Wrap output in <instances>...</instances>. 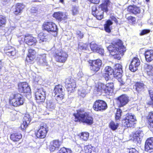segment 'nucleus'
<instances>
[{
	"label": "nucleus",
	"mask_w": 153,
	"mask_h": 153,
	"mask_svg": "<svg viewBox=\"0 0 153 153\" xmlns=\"http://www.w3.org/2000/svg\"><path fill=\"white\" fill-rule=\"evenodd\" d=\"M74 121L82 123L87 125H91L94 123V118L89 113L86 111L84 108H81L76 111L73 114Z\"/></svg>",
	"instance_id": "obj_1"
},
{
	"label": "nucleus",
	"mask_w": 153,
	"mask_h": 153,
	"mask_svg": "<svg viewBox=\"0 0 153 153\" xmlns=\"http://www.w3.org/2000/svg\"><path fill=\"white\" fill-rule=\"evenodd\" d=\"M24 101L22 95L18 92L12 93L8 99L9 105L14 107H18L22 105Z\"/></svg>",
	"instance_id": "obj_2"
},
{
	"label": "nucleus",
	"mask_w": 153,
	"mask_h": 153,
	"mask_svg": "<svg viewBox=\"0 0 153 153\" xmlns=\"http://www.w3.org/2000/svg\"><path fill=\"white\" fill-rule=\"evenodd\" d=\"M137 120L136 117L131 113H128L122 120L123 126L125 128H134L136 124Z\"/></svg>",
	"instance_id": "obj_3"
},
{
	"label": "nucleus",
	"mask_w": 153,
	"mask_h": 153,
	"mask_svg": "<svg viewBox=\"0 0 153 153\" xmlns=\"http://www.w3.org/2000/svg\"><path fill=\"white\" fill-rule=\"evenodd\" d=\"M48 131V127L45 122H42L38 129L35 131L34 135L36 138L44 139Z\"/></svg>",
	"instance_id": "obj_4"
},
{
	"label": "nucleus",
	"mask_w": 153,
	"mask_h": 153,
	"mask_svg": "<svg viewBox=\"0 0 153 153\" xmlns=\"http://www.w3.org/2000/svg\"><path fill=\"white\" fill-rule=\"evenodd\" d=\"M42 29L44 31H46L49 33H54L52 35L55 37L58 33V29L55 23L51 21L44 22L42 26Z\"/></svg>",
	"instance_id": "obj_5"
},
{
	"label": "nucleus",
	"mask_w": 153,
	"mask_h": 153,
	"mask_svg": "<svg viewBox=\"0 0 153 153\" xmlns=\"http://www.w3.org/2000/svg\"><path fill=\"white\" fill-rule=\"evenodd\" d=\"M53 56L56 62L60 63H64L67 60L68 55L61 48L56 49Z\"/></svg>",
	"instance_id": "obj_6"
},
{
	"label": "nucleus",
	"mask_w": 153,
	"mask_h": 153,
	"mask_svg": "<svg viewBox=\"0 0 153 153\" xmlns=\"http://www.w3.org/2000/svg\"><path fill=\"white\" fill-rule=\"evenodd\" d=\"M122 41L120 39H118L115 40L113 41L111 44L110 48H113L117 52L122 55L124 54V53L126 51V48L123 45Z\"/></svg>",
	"instance_id": "obj_7"
},
{
	"label": "nucleus",
	"mask_w": 153,
	"mask_h": 153,
	"mask_svg": "<svg viewBox=\"0 0 153 153\" xmlns=\"http://www.w3.org/2000/svg\"><path fill=\"white\" fill-rule=\"evenodd\" d=\"M17 90L18 91L23 94L26 96L30 95L31 92L30 87L28 84L26 82H20L17 85Z\"/></svg>",
	"instance_id": "obj_8"
},
{
	"label": "nucleus",
	"mask_w": 153,
	"mask_h": 153,
	"mask_svg": "<svg viewBox=\"0 0 153 153\" xmlns=\"http://www.w3.org/2000/svg\"><path fill=\"white\" fill-rule=\"evenodd\" d=\"M92 108L96 111L102 112L108 108V105L105 101L102 100H97L94 102Z\"/></svg>",
	"instance_id": "obj_9"
},
{
	"label": "nucleus",
	"mask_w": 153,
	"mask_h": 153,
	"mask_svg": "<svg viewBox=\"0 0 153 153\" xmlns=\"http://www.w3.org/2000/svg\"><path fill=\"white\" fill-rule=\"evenodd\" d=\"M88 62L90 70L95 73L99 71L102 66V61L99 59H90L88 61Z\"/></svg>",
	"instance_id": "obj_10"
},
{
	"label": "nucleus",
	"mask_w": 153,
	"mask_h": 153,
	"mask_svg": "<svg viewBox=\"0 0 153 153\" xmlns=\"http://www.w3.org/2000/svg\"><path fill=\"white\" fill-rule=\"evenodd\" d=\"M24 42L28 46H35L36 45L37 41L32 34L27 33L24 36Z\"/></svg>",
	"instance_id": "obj_11"
},
{
	"label": "nucleus",
	"mask_w": 153,
	"mask_h": 153,
	"mask_svg": "<svg viewBox=\"0 0 153 153\" xmlns=\"http://www.w3.org/2000/svg\"><path fill=\"white\" fill-rule=\"evenodd\" d=\"M36 101L38 103L44 102L46 98L45 92L42 88L39 89L35 92Z\"/></svg>",
	"instance_id": "obj_12"
},
{
	"label": "nucleus",
	"mask_w": 153,
	"mask_h": 153,
	"mask_svg": "<svg viewBox=\"0 0 153 153\" xmlns=\"http://www.w3.org/2000/svg\"><path fill=\"white\" fill-rule=\"evenodd\" d=\"M118 107L120 108L126 105L129 102L128 97L126 94H123L116 98Z\"/></svg>",
	"instance_id": "obj_13"
},
{
	"label": "nucleus",
	"mask_w": 153,
	"mask_h": 153,
	"mask_svg": "<svg viewBox=\"0 0 153 153\" xmlns=\"http://www.w3.org/2000/svg\"><path fill=\"white\" fill-rule=\"evenodd\" d=\"M91 14L98 20H101L103 18L104 12L97 10L95 5H93L91 7Z\"/></svg>",
	"instance_id": "obj_14"
},
{
	"label": "nucleus",
	"mask_w": 153,
	"mask_h": 153,
	"mask_svg": "<svg viewBox=\"0 0 153 153\" xmlns=\"http://www.w3.org/2000/svg\"><path fill=\"white\" fill-rule=\"evenodd\" d=\"M113 71L114 77L118 79L120 78L123 73L122 65L119 63L116 64L114 66Z\"/></svg>",
	"instance_id": "obj_15"
},
{
	"label": "nucleus",
	"mask_w": 153,
	"mask_h": 153,
	"mask_svg": "<svg viewBox=\"0 0 153 153\" xmlns=\"http://www.w3.org/2000/svg\"><path fill=\"white\" fill-rule=\"evenodd\" d=\"M113 75L114 76V72L113 69L110 66H106L104 68L103 72L102 74V76L105 79L108 81L111 78L110 76Z\"/></svg>",
	"instance_id": "obj_16"
},
{
	"label": "nucleus",
	"mask_w": 153,
	"mask_h": 153,
	"mask_svg": "<svg viewBox=\"0 0 153 153\" xmlns=\"http://www.w3.org/2000/svg\"><path fill=\"white\" fill-rule=\"evenodd\" d=\"M140 64V61L139 58L137 57H134L131 62L129 68L131 71L134 72L137 70Z\"/></svg>",
	"instance_id": "obj_17"
},
{
	"label": "nucleus",
	"mask_w": 153,
	"mask_h": 153,
	"mask_svg": "<svg viewBox=\"0 0 153 153\" xmlns=\"http://www.w3.org/2000/svg\"><path fill=\"white\" fill-rule=\"evenodd\" d=\"M144 135L143 131L140 130H137L134 132L133 133L132 139L135 142L140 143L141 142L142 139Z\"/></svg>",
	"instance_id": "obj_18"
},
{
	"label": "nucleus",
	"mask_w": 153,
	"mask_h": 153,
	"mask_svg": "<svg viewBox=\"0 0 153 153\" xmlns=\"http://www.w3.org/2000/svg\"><path fill=\"white\" fill-rule=\"evenodd\" d=\"M31 121V119L30 115L25 114L23 117L22 123L20 126L21 129L23 131H25L30 125Z\"/></svg>",
	"instance_id": "obj_19"
},
{
	"label": "nucleus",
	"mask_w": 153,
	"mask_h": 153,
	"mask_svg": "<svg viewBox=\"0 0 153 153\" xmlns=\"http://www.w3.org/2000/svg\"><path fill=\"white\" fill-rule=\"evenodd\" d=\"M61 144V142L58 140H54L50 142L49 149L51 152L58 150Z\"/></svg>",
	"instance_id": "obj_20"
},
{
	"label": "nucleus",
	"mask_w": 153,
	"mask_h": 153,
	"mask_svg": "<svg viewBox=\"0 0 153 153\" xmlns=\"http://www.w3.org/2000/svg\"><path fill=\"white\" fill-rule=\"evenodd\" d=\"M146 85L143 82L137 81L134 82L133 88L138 93H141L145 90Z\"/></svg>",
	"instance_id": "obj_21"
},
{
	"label": "nucleus",
	"mask_w": 153,
	"mask_h": 153,
	"mask_svg": "<svg viewBox=\"0 0 153 153\" xmlns=\"http://www.w3.org/2000/svg\"><path fill=\"white\" fill-rule=\"evenodd\" d=\"M52 16L53 18L59 22H61L62 20H65L68 18L67 15L61 11L54 12Z\"/></svg>",
	"instance_id": "obj_22"
},
{
	"label": "nucleus",
	"mask_w": 153,
	"mask_h": 153,
	"mask_svg": "<svg viewBox=\"0 0 153 153\" xmlns=\"http://www.w3.org/2000/svg\"><path fill=\"white\" fill-rule=\"evenodd\" d=\"M127 11L130 13L136 15L141 13V10L140 7L134 5H130L127 7Z\"/></svg>",
	"instance_id": "obj_23"
},
{
	"label": "nucleus",
	"mask_w": 153,
	"mask_h": 153,
	"mask_svg": "<svg viewBox=\"0 0 153 153\" xmlns=\"http://www.w3.org/2000/svg\"><path fill=\"white\" fill-rule=\"evenodd\" d=\"M25 7L24 5L21 3H17L14 6L13 13L16 16L20 15Z\"/></svg>",
	"instance_id": "obj_24"
},
{
	"label": "nucleus",
	"mask_w": 153,
	"mask_h": 153,
	"mask_svg": "<svg viewBox=\"0 0 153 153\" xmlns=\"http://www.w3.org/2000/svg\"><path fill=\"white\" fill-rule=\"evenodd\" d=\"M145 117L148 127L153 128V111L149 112Z\"/></svg>",
	"instance_id": "obj_25"
},
{
	"label": "nucleus",
	"mask_w": 153,
	"mask_h": 153,
	"mask_svg": "<svg viewBox=\"0 0 153 153\" xmlns=\"http://www.w3.org/2000/svg\"><path fill=\"white\" fill-rule=\"evenodd\" d=\"M110 0H103L102 2L98 6L99 9H100L101 11L107 13L108 11V7L111 3Z\"/></svg>",
	"instance_id": "obj_26"
},
{
	"label": "nucleus",
	"mask_w": 153,
	"mask_h": 153,
	"mask_svg": "<svg viewBox=\"0 0 153 153\" xmlns=\"http://www.w3.org/2000/svg\"><path fill=\"white\" fill-rule=\"evenodd\" d=\"M4 53L9 56H13L16 55V52L15 48L11 46L6 47L4 49Z\"/></svg>",
	"instance_id": "obj_27"
},
{
	"label": "nucleus",
	"mask_w": 153,
	"mask_h": 153,
	"mask_svg": "<svg viewBox=\"0 0 153 153\" xmlns=\"http://www.w3.org/2000/svg\"><path fill=\"white\" fill-rule=\"evenodd\" d=\"M146 60L147 62H150L153 60V50L147 49L144 54Z\"/></svg>",
	"instance_id": "obj_28"
},
{
	"label": "nucleus",
	"mask_w": 153,
	"mask_h": 153,
	"mask_svg": "<svg viewBox=\"0 0 153 153\" xmlns=\"http://www.w3.org/2000/svg\"><path fill=\"white\" fill-rule=\"evenodd\" d=\"M10 140L13 142H18L22 138V134L18 132H14L10 134Z\"/></svg>",
	"instance_id": "obj_29"
},
{
	"label": "nucleus",
	"mask_w": 153,
	"mask_h": 153,
	"mask_svg": "<svg viewBox=\"0 0 153 153\" xmlns=\"http://www.w3.org/2000/svg\"><path fill=\"white\" fill-rule=\"evenodd\" d=\"M153 149V137L148 138L146 140L145 145V150L148 152Z\"/></svg>",
	"instance_id": "obj_30"
},
{
	"label": "nucleus",
	"mask_w": 153,
	"mask_h": 153,
	"mask_svg": "<svg viewBox=\"0 0 153 153\" xmlns=\"http://www.w3.org/2000/svg\"><path fill=\"white\" fill-rule=\"evenodd\" d=\"M113 24V22L110 19H108L106 21L103 25L104 29L106 32L108 33H111L112 29L111 25Z\"/></svg>",
	"instance_id": "obj_31"
},
{
	"label": "nucleus",
	"mask_w": 153,
	"mask_h": 153,
	"mask_svg": "<svg viewBox=\"0 0 153 153\" xmlns=\"http://www.w3.org/2000/svg\"><path fill=\"white\" fill-rule=\"evenodd\" d=\"M114 84L113 82L107 83L105 85V93L106 95H109L110 93L113 92V91Z\"/></svg>",
	"instance_id": "obj_32"
},
{
	"label": "nucleus",
	"mask_w": 153,
	"mask_h": 153,
	"mask_svg": "<svg viewBox=\"0 0 153 153\" xmlns=\"http://www.w3.org/2000/svg\"><path fill=\"white\" fill-rule=\"evenodd\" d=\"M48 34L43 32H41L38 35V38L40 43L46 42L48 40L47 37Z\"/></svg>",
	"instance_id": "obj_33"
},
{
	"label": "nucleus",
	"mask_w": 153,
	"mask_h": 153,
	"mask_svg": "<svg viewBox=\"0 0 153 153\" xmlns=\"http://www.w3.org/2000/svg\"><path fill=\"white\" fill-rule=\"evenodd\" d=\"M95 148L91 145H88L84 147V150L85 153H95Z\"/></svg>",
	"instance_id": "obj_34"
},
{
	"label": "nucleus",
	"mask_w": 153,
	"mask_h": 153,
	"mask_svg": "<svg viewBox=\"0 0 153 153\" xmlns=\"http://www.w3.org/2000/svg\"><path fill=\"white\" fill-rule=\"evenodd\" d=\"M65 85H76L75 80L71 76H69L65 79Z\"/></svg>",
	"instance_id": "obj_35"
},
{
	"label": "nucleus",
	"mask_w": 153,
	"mask_h": 153,
	"mask_svg": "<svg viewBox=\"0 0 153 153\" xmlns=\"http://www.w3.org/2000/svg\"><path fill=\"white\" fill-rule=\"evenodd\" d=\"M78 136L82 140L86 141L88 139L89 134L87 131L82 132H81Z\"/></svg>",
	"instance_id": "obj_36"
},
{
	"label": "nucleus",
	"mask_w": 153,
	"mask_h": 153,
	"mask_svg": "<svg viewBox=\"0 0 153 153\" xmlns=\"http://www.w3.org/2000/svg\"><path fill=\"white\" fill-rule=\"evenodd\" d=\"M54 93L55 94H59L61 93H64L62 85L60 84L56 85L54 88Z\"/></svg>",
	"instance_id": "obj_37"
},
{
	"label": "nucleus",
	"mask_w": 153,
	"mask_h": 153,
	"mask_svg": "<svg viewBox=\"0 0 153 153\" xmlns=\"http://www.w3.org/2000/svg\"><path fill=\"white\" fill-rule=\"evenodd\" d=\"M122 114V110L119 108L117 109L116 112L115 113L114 116L115 119L116 121L120 120Z\"/></svg>",
	"instance_id": "obj_38"
},
{
	"label": "nucleus",
	"mask_w": 153,
	"mask_h": 153,
	"mask_svg": "<svg viewBox=\"0 0 153 153\" xmlns=\"http://www.w3.org/2000/svg\"><path fill=\"white\" fill-rule=\"evenodd\" d=\"M36 59V57H35L27 55L25 59V62L27 64H32L34 63Z\"/></svg>",
	"instance_id": "obj_39"
},
{
	"label": "nucleus",
	"mask_w": 153,
	"mask_h": 153,
	"mask_svg": "<svg viewBox=\"0 0 153 153\" xmlns=\"http://www.w3.org/2000/svg\"><path fill=\"white\" fill-rule=\"evenodd\" d=\"M145 70L148 75L153 76V66L152 65H147Z\"/></svg>",
	"instance_id": "obj_40"
},
{
	"label": "nucleus",
	"mask_w": 153,
	"mask_h": 153,
	"mask_svg": "<svg viewBox=\"0 0 153 153\" xmlns=\"http://www.w3.org/2000/svg\"><path fill=\"white\" fill-rule=\"evenodd\" d=\"M47 108L50 111L54 110L55 107V104L53 101L50 100L47 102Z\"/></svg>",
	"instance_id": "obj_41"
},
{
	"label": "nucleus",
	"mask_w": 153,
	"mask_h": 153,
	"mask_svg": "<svg viewBox=\"0 0 153 153\" xmlns=\"http://www.w3.org/2000/svg\"><path fill=\"white\" fill-rule=\"evenodd\" d=\"M65 85L67 91L70 93H72L74 92L76 88V85Z\"/></svg>",
	"instance_id": "obj_42"
},
{
	"label": "nucleus",
	"mask_w": 153,
	"mask_h": 153,
	"mask_svg": "<svg viewBox=\"0 0 153 153\" xmlns=\"http://www.w3.org/2000/svg\"><path fill=\"white\" fill-rule=\"evenodd\" d=\"M96 90L98 92L105 93V85L102 83H100L96 86Z\"/></svg>",
	"instance_id": "obj_43"
},
{
	"label": "nucleus",
	"mask_w": 153,
	"mask_h": 153,
	"mask_svg": "<svg viewBox=\"0 0 153 153\" xmlns=\"http://www.w3.org/2000/svg\"><path fill=\"white\" fill-rule=\"evenodd\" d=\"M55 94L56 99L58 102H60L62 101L65 97V94L64 92L61 93L59 94Z\"/></svg>",
	"instance_id": "obj_44"
},
{
	"label": "nucleus",
	"mask_w": 153,
	"mask_h": 153,
	"mask_svg": "<svg viewBox=\"0 0 153 153\" xmlns=\"http://www.w3.org/2000/svg\"><path fill=\"white\" fill-rule=\"evenodd\" d=\"M7 23L6 17L2 15H0V27L5 26Z\"/></svg>",
	"instance_id": "obj_45"
},
{
	"label": "nucleus",
	"mask_w": 153,
	"mask_h": 153,
	"mask_svg": "<svg viewBox=\"0 0 153 153\" xmlns=\"http://www.w3.org/2000/svg\"><path fill=\"white\" fill-rule=\"evenodd\" d=\"M109 128L113 130H115L118 128L119 126L118 123H116L114 121H111L109 123Z\"/></svg>",
	"instance_id": "obj_46"
},
{
	"label": "nucleus",
	"mask_w": 153,
	"mask_h": 153,
	"mask_svg": "<svg viewBox=\"0 0 153 153\" xmlns=\"http://www.w3.org/2000/svg\"><path fill=\"white\" fill-rule=\"evenodd\" d=\"M36 52L34 49L30 48L28 50L27 55L36 57Z\"/></svg>",
	"instance_id": "obj_47"
},
{
	"label": "nucleus",
	"mask_w": 153,
	"mask_h": 153,
	"mask_svg": "<svg viewBox=\"0 0 153 153\" xmlns=\"http://www.w3.org/2000/svg\"><path fill=\"white\" fill-rule=\"evenodd\" d=\"M57 153H71V150L65 147L61 148Z\"/></svg>",
	"instance_id": "obj_48"
},
{
	"label": "nucleus",
	"mask_w": 153,
	"mask_h": 153,
	"mask_svg": "<svg viewBox=\"0 0 153 153\" xmlns=\"http://www.w3.org/2000/svg\"><path fill=\"white\" fill-rule=\"evenodd\" d=\"M71 11L73 15H76L79 13V8L78 6H73L72 8Z\"/></svg>",
	"instance_id": "obj_49"
},
{
	"label": "nucleus",
	"mask_w": 153,
	"mask_h": 153,
	"mask_svg": "<svg viewBox=\"0 0 153 153\" xmlns=\"http://www.w3.org/2000/svg\"><path fill=\"white\" fill-rule=\"evenodd\" d=\"M127 20L132 24H134L136 22V18L135 17L132 16H130L127 18Z\"/></svg>",
	"instance_id": "obj_50"
},
{
	"label": "nucleus",
	"mask_w": 153,
	"mask_h": 153,
	"mask_svg": "<svg viewBox=\"0 0 153 153\" xmlns=\"http://www.w3.org/2000/svg\"><path fill=\"white\" fill-rule=\"evenodd\" d=\"M87 45L86 44L82 45H79L77 48V49L79 51H81L83 50H86L87 49Z\"/></svg>",
	"instance_id": "obj_51"
},
{
	"label": "nucleus",
	"mask_w": 153,
	"mask_h": 153,
	"mask_svg": "<svg viewBox=\"0 0 153 153\" xmlns=\"http://www.w3.org/2000/svg\"><path fill=\"white\" fill-rule=\"evenodd\" d=\"M150 30L149 29H143L139 33V35L140 36H143L146 34H148L150 33Z\"/></svg>",
	"instance_id": "obj_52"
},
{
	"label": "nucleus",
	"mask_w": 153,
	"mask_h": 153,
	"mask_svg": "<svg viewBox=\"0 0 153 153\" xmlns=\"http://www.w3.org/2000/svg\"><path fill=\"white\" fill-rule=\"evenodd\" d=\"M127 149L128 150V153H139V152L134 148H130Z\"/></svg>",
	"instance_id": "obj_53"
},
{
	"label": "nucleus",
	"mask_w": 153,
	"mask_h": 153,
	"mask_svg": "<svg viewBox=\"0 0 153 153\" xmlns=\"http://www.w3.org/2000/svg\"><path fill=\"white\" fill-rule=\"evenodd\" d=\"M95 52L99 53L101 55H103L104 53V50L103 49L98 47Z\"/></svg>",
	"instance_id": "obj_54"
},
{
	"label": "nucleus",
	"mask_w": 153,
	"mask_h": 153,
	"mask_svg": "<svg viewBox=\"0 0 153 153\" xmlns=\"http://www.w3.org/2000/svg\"><path fill=\"white\" fill-rule=\"evenodd\" d=\"M90 48L92 51L93 52H95L98 47L96 44H91Z\"/></svg>",
	"instance_id": "obj_55"
},
{
	"label": "nucleus",
	"mask_w": 153,
	"mask_h": 153,
	"mask_svg": "<svg viewBox=\"0 0 153 153\" xmlns=\"http://www.w3.org/2000/svg\"><path fill=\"white\" fill-rule=\"evenodd\" d=\"M78 95L79 97L83 98L85 96V93L83 91H79L78 92Z\"/></svg>",
	"instance_id": "obj_56"
},
{
	"label": "nucleus",
	"mask_w": 153,
	"mask_h": 153,
	"mask_svg": "<svg viewBox=\"0 0 153 153\" xmlns=\"http://www.w3.org/2000/svg\"><path fill=\"white\" fill-rule=\"evenodd\" d=\"M91 3L95 4H99L100 2V0H88Z\"/></svg>",
	"instance_id": "obj_57"
},
{
	"label": "nucleus",
	"mask_w": 153,
	"mask_h": 153,
	"mask_svg": "<svg viewBox=\"0 0 153 153\" xmlns=\"http://www.w3.org/2000/svg\"><path fill=\"white\" fill-rule=\"evenodd\" d=\"M76 34L78 37L80 39L82 38L83 36V34L80 31H77Z\"/></svg>",
	"instance_id": "obj_58"
},
{
	"label": "nucleus",
	"mask_w": 153,
	"mask_h": 153,
	"mask_svg": "<svg viewBox=\"0 0 153 153\" xmlns=\"http://www.w3.org/2000/svg\"><path fill=\"white\" fill-rule=\"evenodd\" d=\"M110 18L111 20L114 21L115 23L117 24L118 23V22L117 19L114 16H110Z\"/></svg>",
	"instance_id": "obj_59"
},
{
	"label": "nucleus",
	"mask_w": 153,
	"mask_h": 153,
	"mask_svg": "<svg viewBox=\"0 0 153 153\" xmlns=\"http://www.w3.org/2000/svg\"><path fill=\"white\" fill-rule=\"evenodd\" d=\"M149 94L150 98L153 97V90H150L149 91Z\"/></svg>",
	"instance_id": "obj_60"
},
{
	"label": "nucleus",
	"mask_w": 153,
	"mask_h": 153,
	"mask_svg": "<svg viewBox=\"0 0 153 153\" xmlns=\"http://www.w3.org/2000/svg\"><path fill=\"white\" fill-rule=\"evenodd\" d=\"M147 104L153 107V97L151 98V100L147 103Z\"/></svg>",
	"instance_id": "obj_61"
},
{
	"label": "nucleus",
	"mask_w": 153,
	"mask_h": 153,
	"mask_svg": "<svg viewBox=\"0 0 153 153\" xmlns=\"http://www.w3.org/2000/svg\"><path fill=\"white\" fill-rule=\"evenodd\" d=\"M42 57V58L43 60H44L45 59V54H43L42 55H39V58L40 59H41V58Z\"/></svg>",
	"instance_id": "obj_62"
},
{
	"label": "nucleus",
	"mask_w": 153,
	"mask_h": 153,
	"mask_svg": "<svg viewBox=\"0 0 153 153\" xmlns=\"http://www.w3.org/2000/svg\"><path fill=\"white\" fill-rule=\"evenodd\" d=\"M13 112H14V114H13V112H11L10 113H11V115H16L17 114V112H16V111H15V110H14L13 111Z\"/></svg>",
	"instance_id": "obj_63"
},
{
	"label": "nucleus",
	"mask_w": 153,
	"mask_h": 153,
	"mask_svg": "<svg viewBox=\"0 0 153 153\" xmlns=\"http://www.w3.org/2000/svg\"><path fill=\"white\" fill-rule=\"evenodd\" d=\"M149 151V153H153V149H151V150Z\"/></svg>",
	"instance_id": "obj_64"
}]
</instances>
